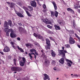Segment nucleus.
<instances>
[{
    "label": "nucleus",
    "mask_w": 80,
    "mask_h": 80,
    "mask_svg": "<svg viewBox=\"0 0 80 80\" xmlns=\"http://www.w3.org/2000/svg\"><path fill=\"white\" fill-rule=\"evenodd\" d=\"M62 50H58V55H61L63 58H65V53H67V51L64 50L65 47H62Z\"/></svg>",
    "instance_id": "f257e3e1"
},
{
    "label": "nucleus",
    "mask_w": 80,
    "mask_h": 80,
    "mask_svg": "<svg viewBox=\"0 0 80 80\" xmlns=\"http://www.w3.org/2000/svg\"><path fill=\"white\" fill-rule=\"evenodd\" d=\"M9 25L11 27H13L12 21L9 20L8 21V22L7 21H5L3 25L4 28H8L9 27Z\"/></svg>",
    "instance_id": "f03ea898"
},
{
    "label": "nucleus",
    "mask_w": 80,
    "mask_h": 80,
    "mask_svg": "<svg viewBox=\"0 0 80 80\" xmlns=\"http://www.w3.org/2000/svg\"><path fill=\"white\" fill-rule=\"evenodd\" d=\"M26 61L25 58L24 57L22 58V60H21L19 62V64L21 67H23L24 66V65H25Z\"/></svg>",
    "instance_id": "7ed1b4c3"
},
{
    "label": "nucleus",
    "mask_w": 80,
    "mask_h": 80,
    "mask_svg": "<svg viewBox=\"0 0 80 80\" xmlns=\"http://www.w3.org/2000/svg\"><path fill=\"white\" fill-rule=\"evenodd\" d=\"M50 65V62L48 60L46 59L44 61V65L46 67H48Z\"/></svg>",
    "instance_id": "20e7f679"
},
{
    "label": "nucleus",
    "mask_w": 80,
    "mask_h": 80,
    "mask_svg": "<svg viewBox=\"0 0 80 80\" xmlns=\"http://www.w3.org/2000/svg\"><path fill=\"white\" fill-rule=\"evenodd\" d=\"M18 29L19 32L21 34L23 33H26V32H27V31L25 30L22 27H19L18 28Z\"/></svg>",
    "instance_id": "39448f33"
},
{
    "label": "nucleus",
    "mask_w": 80,
    "mask_h": 80,
    "mask_svg": "<svg viewBox=\"0 0 80 80\" xmlns=\"http://www.w3.org/2000/svg\"><path fill=\"white\" fill-rule=\"evenodd\" d=\"M69 42L70 44H74L75 43V40L71 37H70L69 38Z\"/></svg>",
    "instance_id": "423d86ee"
},
{
    "label": "nucleus",
    "mask_w": 80,
    "mask_h": 80,
    "mask_svg": "<svg viewBox=\"0 0 80 80\" xmlns=\"http://www.w3.org/2000/svg\"><path fill=\"white\" fill-rule=\"evenodd\" d=\"M42 22L45 23H48V24H52V20L49 19L48 20L47 19H45L42 20Z\"/></svg>",
    "instance_id": "0eeeda50"
},
{
    "label": "nucleus",
    "mask_w": 80,
    "mask_h": 80,
    "mask_svg": "<svg viewBox=\"0 0 80 80\" xmlns=\"http://www.w3.org/2000/svg\"><path fill=\"white\" fill-rule=\"evenodd\" d=\"M66 62H67V65L68 67H71V66H72V65H71V64H72L73 63V62H72V61L70 60H68V59H66Z\"/></svg>",
    "instance_id": "6e6552de"
},
{
    "label": "nucleus",
    "mask_w": 80,
    "mask_h": 80,
    "mask_svg": "<svg viewBox=\"0 0 80 80\" xmlns=\"http://www.w3.org/2000/svg\"><path fill=\"white\" fill-rule=\"evenodd\" d=\"M31 4V6L32 7H34V8L37 7V3H36L35 1H32Z\"/></svg>",
    "instance_id": "1a4fd4ad"
},
{
    "label": "nucleus",
    "mask_w": 80,
    "mask_h": 80,
    "mask_svg": "<svg viewBox=\"0 0 80 80\" xmlns=\"http://www.w3.org/2000/svg\"><path fill=\"white\" fill-rule=\"evenodd\" d=\"M10 36L11 38H15L17 37V35H16V33H14V32L13 31H12L10 34Z\"/></svg>",
    "instance_id": "9d476101"
},
{
    "label": "nucleus",
    "mask_w": 80,
    "mask_h": 80,
    "mask_svg": "<svg viewBox=\"0 0 80 80\" xmlns=\"http://www.w3.org/2000/svg\"><path fill=\"white\" fill-rule=\"evenodd\" d=\"M43 75L44 76V77L43 78L44 80H46V79H48V80H50V79L49 78V76L47 75V74L45 73Z\"/></svg>",
    "instance_id": "9b49d317"
},
{
    "label": "nucleus",
    "mask_w": 80,
    "mask_h": 80,
    "mask_svg": "<svg viewBox=\"0 0 80 80\" xmlns=\"http://www.w3.org/2000/svg\"><path fill=\"white\" fill-rule=\"evenodd\" d=\"M23 9H24V10H25L26 13H27L28 15V16L29 17H32V15H31L30 14L29 12H28V11H27V8H26L25 6H23Z\"/></svg>",
    "instance_id": "f8f14e48"
},
{
    "label": "nucleus",
    "mask_w": 80,
    "mask_h": 80,
    "mask_svg": "<svg viewBox=\"0 0 80 80\" xmlns=\"http://www.w3.org/2000/svg\"><path fill=\"white\" fill-rule=\"evenodd\" d=\"M10 51V48L7 46H6L3 49L4 52H8Z\"/></svg>",
    "instance_id": "ddd939ff"
},
{
    "label": "nucleus",
    "mask_w": 80,
    "mask_h": 80,
    "mask_svg": "<svg viewBox=\"0 0 80 80\" xmlns=\"http://www.w3.org/2000/svg\"><path fill=\"white\" fill-rule=\"evenodd\" d=\"M58 23H59L61 26H64L65 25V22L64 21H58Z\"/></svg>",
    "instance_id": "4468645a"
},
{
    "label": "nucleus",
    "mask_w": 80,
    "mask_h": 80,
    "mask_svg": "<svg viewBox=\"0 0 80 80\" xmlns=\"http://www.w3.org/2000/svg\"><path fill=\"white\" fill-rule=\"evenodd\" d=\"M27 9L29 11V12H32V11H33V8L30 6H28L27 7Z\"/></svg>",
    "instance_id": "2eb2a0df"
},
{
    "label": "nucleus",
    "mask_w": 80,
    "mask_h": 80,
    "mask_svg": "<svg viewBox=\"0 0 80 80\" xmlns=\"http://www.w3.org/2000/svg\"><path fill=\"white\" fill-rule=\"evenodd\" d=\"M4 31L6 33H8V32H11L12 30L8 28H5L4 29Z\"/></svg>",
    "instance_id": "dca6fc26"
},
{
    "label": "nucleus",
    "mask_w": 80,
    "mask_h": 80,
    "mask_svg": "<svg viewBox=\"0 0 80 80\" xmlns=\"http://www.w3.org/2000/svg\"><path fill=\"white\" fill-rule=\"evenodd\" d=\"M52 3L54 7V9L55 10H57V5H56V3L55 2L52 1Z\"/></svg>",
    "instance_id": "f3484780"
},
{
    "label": "nucleus",
    "mask_w": 80,
    "mask_h": 80,
    "mask_svg": "<svg viewBox=\"0 0 80 80\" xmlns=\"http://www.w3.org/2000/svg\"><path fill=\"white\" fill-rule=\"evenodd\" d=\"M64 61H65L64 58H62L61 59L59 60V62H60V63L63 64V63H64Z\"/></svg>",
    "instance_id": "a211bd4d"
},
{
    "label": "nucleus",
    "mask_w": 80,
    "mask_h": 80,
    "mask_svg": "<svg viewBox=\"0 0 80 80\" xmlns=\"http://www.w3.org/2000/svg\"><path fill=\"white\" fill-rule=\"evenodd\" d=\"M22 70V68L20 67H16V72H20Z\"/></svg>",
    "instance_id": "6ab92c4d"
},
{
    "label": "nucleus",
    "mask_w": 80,
    "mask_h": 80,
    "mask_svg": "<svg viewBox=\"0 0 80 80\" xmlns=\"http://www.w3.org/2000/svg\"><path fill=\"white\" fill-rule=\"evenodd\" d=\"M54 27L56 30H60L61 29L60 26L57 25H54Z\"/></svg>",
    "instance_id": "aec40b11"
},
{
    "label": "nucleus",
    "mask_w": 80,
    "mask_h": 80,
    "mask_svg": "<svg viewBox=\"0 0 80 80\" xmlns=\"http://www.w3.org/2000/svg\"><path fill=\"white\" fill-rule=\"evenodd\" d=\"M51 54L52 56L53 57H55L56 55V53H55V52L53 51V50H51Z\"/></svg>",
    "instance_id": "412c9836"
},
{
    "label": "nucleus",
    "mask_w": 80,
    "mask_h": 80,
    "mask_svg": "<svg viewBox=\"0 0 80 80\" xmlns=\"http://www.w3.org/2000/svg\"><path fill=\"white\" fill-rule=\"evenodd\" d=\"M68 11L72 13H74V11L70 8H67Z\"/></svg>",
    "instance_id": "4be33fe9"
},
{
    "label": "nucleus",
    "mask_w": 80,
    "mask_h": 80,
    "mask_svg": "<svg viewBox=\"0 0 80 80\" xmlns=\"http://www.w3.org/2000/svg\"><path fill=\"white\" fill-rule=\"evenodd\" d=\"M17 67H13L11 68V69L12 71L13 72H16Z\"/></svg>",
    "instance_id": "5701e85b"
},
{
    "label": "nucleus",
    "mask_w": 80,
    "mask_h": 80,
    "mask_svg": "<svg viewBox=\"0 0 80 80\" xmlns=\"http://www.w3.org/2000/svg\"><path fill=\"white\" fill-rule=\"evenodd\" d=\"M46 43L47 45H51V44H50V40L48 39H46Z\"/></svg>",
    "instance_id": "b1692460"
},
{
    "label": "nucleus",
    "mask_w": 80,
    "mask_h": 80,
    "mask_svg": "<svg viewBox=\"0 0 80 80\" xmlns=\"http://www.w3.org/2000/svg\"><path fill=\"white\" fill-rule=\"evenodd\" d=\"M14 5L15 4L14 3L12 2L10 3V5H9V6L11 8H13V7Z\"/></svg>",
    "instance_id": "393cba45"
},
{
    "label": "nucleus",
    "mask_w": 80,
    "mask_h": 80,
    "mask_svg": "<svg viewBox=\"0 0 80 80\" xmlns=\"http://www.w3.org/2000/svg\"><path fill=\"white\" fill-rule=\"evenodd\" d=\"M50 46H51V45H47L45 47L46 49V50H50Z\"/></svg>",
    "instance_id": "a878e982"
},
{
    "label": "nucleus",
    "mask_w": 80,
    "mask_h": 80,
    "mask_svg": "<svg viewBox=\"0 0 80 80\" xmlns=\"http://www.w3.org/2000/svg\"><path fill=\"white\" fill-rule=\"evenodd\" d=\"M37 37L39 39H42L43 38V37L41 36L40 34H38Z\"/></svg>",
    "instance_id": "bb28decb"
},
{
    "label": "nucleus",
    "mask_w": 80,
    "mask_h": 80,
    "mask_svg": "<svg viewBox=\"0 0 80 80\" xmlns=\"http://www.w3.org/2000/svg\"><path fill=\"white\" fill-rule=\"evenodd\" d=\"M17 15L20 17H24L23 15L20 13H17Z\"/></svg>",
    "instance_id": "cd10ccee"
},
{
    "label": "nucleus",
    "mask_w": 80,
    "mask_h": 80,
    "mask_svg": "<svg viewBox=\"0 0 80 80\" xmlns=\"http://www.w3.org/2000/svg\"><path fill=\"white\" fill-rule=\"evenodd\" d=\"M18 49L19 50H20V51L21 52H22V53H23V52H24V51H23V50L22 49V48H19L18 46Z\"/></svg>",
    "instance_id": "c85d7f7f"
},
{
    "label": "nucleus",
    "mask_w": 80,
    "mask_h": 80,
    "mask_svg": "<svg viewBox=\"0 0 80 80\" xmlns=\"http://www.w3.org/2000/svg\"><path fill=\"white\" fill-rule=\"evenodd\" d=\"M18 49L19 50H20V51L21 52H22V53H23V52H24V51H23V50L22 49V48H19L18 46Z\"/></svg>",
    "instance_id": "c756f323"
},
{
    "label": "nucleus",
    "mask_w": 80,
    "mask_h": 80,
    "mask_svg": "<svg viewBox=\"0 0 80 80\" xmlns=\"http://www.w3.org/2000/svg\"><path fill=\"white\" fill-rule=\"evenodd\" d=\"M11 44L12 47V48H13L14 49H15V46H14V42H11Z\"/></svg>",
    "instance_id": "7c9ffc66"
},
{
    "label": "nucleus",
    "mask_w": 80,
    "mask_h": 80,
    "mask_svg": "<svg viewBox=\"0 0 80 80\" xmlns=\"http://www.w3.org/2000/svg\"><path fill=\"white\" fill-rule=\"evenodd\" d=\"M69 33L70 34H74V31L72 30H71L69 31Z\"/></svg>",
    "instance_id": "2f4dec72"
},
{
    "label": "nucleus",
    "mask_w": 80,
    "mask_h": 80,
    "mask_svg": "<svg viewBox=\"0 0 80 80\" xmlns=\"http://www.w3.org/2000/svg\"><path fill=\"white\" fill-rule=\"evenodd\" d=\"M58 13L57 11H56L55 12L54 15L57 18V17H58Z\"/></svg>",
    "instance_id": "473e14b6"
},
{
    "label": "nucleus",
    "mask_w": 80,
    "mask_h": 80,
    "mask_svg": "<svg viewBox=\"0 0 80 80\" xmlns=\"http://www.w3.org/2000/svg\"><path fill=\"white\" fill-rule=\"evenodd\" d=\"M73 25L74 28H75L76 27H77V25L75 24V21H73Z\"/></svg>",
    "instance_id": "72a5a7b5"
},
{
    "label": "nucleus",
    "mask_w": 80,
    "mask_h": 80,
    "mask_svg": "<svg viewBox=\"0 0 80 80\" xmlns=\"http://www.w3.org/2000/svg\"><path fill=\"white\" fill-rule=\"evenodd\" d=\"M64 46L66 48H68L70 47V45L68 44L65 45Z\"/></svg>",
    "instance_id": "f704fd0d"
},
{
    "label": "nucleus",
    "mask_w": 80,
    "mask_h": 80,
    "mask_svg": "<svg viewBox=\"0 0 80 80\" xmlns=\"http://www.w3.org/2000/svg\"><path fill=\"white\" fill-rule=\"evenodd\" d=\"M51 15L52 17H54V13L53 12L51 11Z\"/></svg>",
    "instance_id": "c9c22d12"
},
{
    "label": "nucleus",
    "mask_w": 80,
    "mask_h": 80,
    "mask_svg": "<svg viewBox=\"0 0 80 80\" xmlns=\"http://www.w3.org/2000/svg\"><path fill=\"white\" fill-rule=\"evenodd\" d=\"M42 7L44 9L46 10V8H47V7H46V5L45 4H43Z\"/></svg>",
    "instance_id": "e433bc0d"
},
{
    "label": "nucleus",
    "mask_w": 80,
    "mask_h": 80,
    "mask_svg": "<svg viewBox=\"0 0 80 80\" xmlns=\"http://www.w3.org/2000/svg\"><path fill=\"white\" fill-rule=\"evenodd\" d=\"M42 12H43L44 13V14L45 15H47V11H46V10H45V9H43L42 10Z\"/></svg>",
    "instance_id": "4c0bfd02"
},
{
    "label": "nucleus",
    "mask_w": 80,
    "mask_h": 80,
    "mask_svg": "<svg viewBox=\"0 0 80 80\" xmlns=\"http://www.w3.org/2000/svg\"><path fill=\"white\" fill-rule=\"evenodd\" d=\"M47 27H48V28H50V29H52V26H51L49 25H47Z\"/></svg>",
    "instance_id": "58836bf2"
},
{
    "label": "nucleus",
    "mask_w": 80,
    "mask_h": 80,
    "mask_svg": "<svg viewBox=\"0 0 80 80\" xmlns=\"http://www.w3.org/2000/svg\"><path fill=\"white\" fill-rule=\"evenodd\" d=\"M35 51H36L35 49L33 48V49H31L30 50V51L31 52H35Z\"/></svg>",
    "instance_id": "ea45409f"
},
{
    "label": "nucleus",
    "mask_w": 80,
    "mask_h": 80,
    "mask_svg": "<svg viewBox=\"0 0 80 80\" xmlns=\"http://www.w3.org/2000/svg\"><path fill=\"white\" fill-rule=\"evenodd\" d=\"M56 63V62L55 60H52V65H54V64H55Z\"/></svg>",
    "instance_id": "a19ab883"
},
{
    "label": "nucleus",
    "mask_w": 80,
    "mask_h": 80,
    "mask_svg": "<svg viewBox=\"0 0 80 80\" xmlns=\"http://www.w3.org/2000/svg\"><path fill=\"white\" fill-rule=\"evenodd\" d=\"M13 60H14V65H15V66H16V65H17V64L16 63V59H13Z\"/></svg>",
    "instance_id": "79ce46f5"
},
{
    "label": "nucleus",
    "mask_w": 80,
    "mask_h": 80,
    "mask_svg": "<svg viewBox=\"0 0 80 80\" xmlns=\"http://www.w3.org/2000/svg\"><path fill=\"white\" fill-rule=\"evenodd\" d=\"M41 52L42 53V55H45V51H44V50H41Z\"/></svg>",
    "instance_id": "37998d69"
},
{
    "label": "nucleus",
    "mask_w": 80,
    "mask_h": 80,
    "mask_svg": "<svg viewBox=\"0 0 80 80\" xmlns=\"http://www.w3.org/2000/svg\"><path fill=\"white\" fill-rule=\"evenodd\" d=\"M49 38L50 39H51V40H52V41H54V42H55V41L54 40V39H53L52 37H49Z\"/></svg>",
    "instance_id": "c03bdc74"
},
{
    "label": "nucleus",
    "mask_w": 80,
    "mask_h": 80,
    "mask_svg": "<svg viewBox=\"0 0 80 80\" xmlns=\"http://www.w3.org/2000/svg\"><path fill=\"white\" fill-rule=\"evenodd\" d=\"M76 77L78 78V76L77 75H73V76H72V77L73 78V77L75 78Z\"/></svg>",
    "instance_id": "a18cd8bd"
},
{
    "label": "nucleus",
    "mask_w": 80,
    "mask_h": 80,
    "mask_svg": "<svg viewBox=\"0 0 80 80\" xmlns=\"http://www.w3.org/2000/svg\"><path fill=\"white\" fill-rule=\"evenodd\" d=\"M33 35L35 37H36V38L38 37V34H37L36 33H34L33 34Z\"/></svg>",
    "instance_id": "49530a36"
},
{
    "label": "nucleus",
    "mask_w": 80,
    "mask_h": 80,
    "mask_svg": "<svg viewBox=\"0 0 80 80\" xmlns=\"http://www.w3.org/2000/svg\"><path fill=\"white\" fill-rule=\"evenodd\" d=\"M34 44L36 46H38V43L37 42H34Z\"/></svg>",
    "instance_id": "de8ad7c7"
},
{
    "label": "nucleus",
    "mask_w": 80,
    "mask_h": 80,
    "mask_svg": "<svg viewBox=\"0 0 80 80\" xmlns=\"http://www.w3.org/2000/svg\"><path fill=\"white\" fill-rule=\"evenodd\" d=\"M74 35L75 36V37H76V38H78L79 37L78 36L77 34L76 33H75Z\"/></svg>",
    "instance_id": "09e8293b"
},
{
    "label": "nucleus",
    "mask_w": 80,
    "mask_h": 80,
    "mask_svg": "<svg viewBox=\"0 0 80 80\" xmlns=\"http://www.w3.org/2000/svg\"><path fill=\"white\" fill-rule=\"evenodd\" d=\"M8 59H10H10L12 58V56H8Z\"/></svg>",
    "instance_id": "8fccbe9b"
},
{
    "label": "nucleus",
    "mask_w": 80,
    "mask_h": 80,
    "mask_svg": "<svg viewBox=\"0 0 80 80\" xmlns=\"http://www.w3.org/2000/svg\"><path fill=\"white\" fill-rule=\"evenodd\" d=\"M18 25H20L21 27H22V23H21V22L18 23Z\"/></svg>",
    "instance_id": "3c124183"
},
{
    "label": "nucleus",
    "mask_w": 80,
    "mask_h": 80,
    "mask_svg": "<svg viewBox=\"0 0 80 80\" xmlns=\"http://www.w3.org/2000/svg\"><path fill=\"white\" fill-rule=\"evenodd\" d=\"M32 55H34L35 59H36V57H37V56H36V55H35V54L33 52L32 53Z\"/></svg>",
    "instance_id": "603ef678"
},
{
    "label": "nucleus",
    "mask_w": 80,
    "mask_h": 80,
    "mask_svg": "<svg viewBox=\"0 0 80 80\" xmlns=\"http://www.w3.org/2000/svg\"><path fill=\"white\" fill-rule=\"evenodd\" d=\"M29 47H30L31 48L32 47H33V44L29 43Z\"/></svg>",
    "instance_id": "864d4df0"
},
{
    "label": "nucleus",
    "mask_w": 80,
    "mask_h": 80,
    "mask_svg": "<svg viewBox=\"0 0 80 80\" xmlns=\"http://www.w3.org/2000/svg\"><path fill=\"white\" fill-rule=\"evenodd\" d=\"M29 43L28 44V43H27L26 44V46L27 47H29Z\"/></svg>",
    "instance_id": "5fc2aeb1"
},
{
    "label": "nucleus",
    "mask_w": 80,
    "mask_h": 80,
    "mask_svg": "<svg viewBox=\"0 0 80 80\" xmlns=\"http://www.w3.org/2000/svg\"><path fill=\"white\" fill-rule=\"evenodd\" d=\"M29 55V57H30L31 60H32V58H33V56H32V55Z\"/></svg>",
    "instance_id": "6e6d98bb"
},
{
    "label": "nucleus",
    "mask_w": 80,
    "mask_h": 80,
    "mask_svg": "<svg viewBox=\"0 0 80 80\" xmlns=\"http://www.w3.org/2000/svg\"><path fill=\"white\" fill-rule=\"evenodd\" d=\"M0 53H1V55H4V53L0 51Z\"/></svg>",
    "instance_id": "4d7b16f0"
},
{
    "label": "nucleus",
    "mask_w": 80,
    "mask_h": 80,
    "mask_svg": "<svg viewBox=\"0 0 80 80\" xmlns=\"http://www.w3.org/2000/svg\"><path fill=\"white\" fill-rule=\"evenodd\" d=\"M18 60H21V59H22V57H20V56H18Z\"/></svg>",
    "instance_id": "13d9d810"
},
{
    "label": "nucleus",
    "mask_w": 80,
    "mask_h": 80,
    "mask_svg": "<svg viewBox=\"0 0 80 80\" xmlns=\"http://www.w3.org/2000/svg\"><path fill=\"white\" fill-rule=\"evenodd\" d=\"M14 11L17 14V13H18V12H17V11L16 10H15V9L14 8Z\"/></svg>",
    "instance_id": "bf43d9fd"
},
{
    "label": "nucleus",
    "mask_w": 80,
    "mask_h": 80,
    "mask_svg": "<svg viewBox=\"0 0 80 80\" xmlns=\"http://www.w3.org/2000/svg\"><path fill=\"white\" fill-rule=\"evenodd\" d=\"M37 0V2L38 4H39V5H40V2H39V1H38V0Z\"/></svg>",
    "instance_id": "052dcab7"
},
{
    "label": "nucleus",
    "mask_w": 80,
    "mask_h": 80,
    "mask_svg": "<svg viewBox=\"0 0 80 80\" xmlns=\"http://www.w3.org/2000/svg\"><path fill=\"white\" fill-rule=\"evenodd\" d=\"M17 39L18 40L20 41V38L18 37L17 38Z\"/></svg>",
    "instance_id": "680f3d73"
},
{
    "label": "nucleus",
    "mask_w": 80,
    "mask_h": 80,
    "mask_svg": "<svg viewBox=\"0 0 80 80\" xmlns=\"http://www.w3.org/2000/svg\"><path fill=\"white\" fill-rule=\"evenodd\" d=\"M35 54H36V55H38V54L37 52H35Z\"/></svg>",
    "instance_id": "e2e57ef3"
},
{
    "label": "nucleus",
    "mask_w": 80,
    "mask_h": 80,
    "mask_svg": "<svg viewBox=\"0 0 80 80\" xmlns=\"http://www.w3.org/2000/svg\"><path fill=\"white\" fill-rule=\"evenodd\" d=\"M7 3H8V5H10V4L11 3H10V2H7Z\"/></svg>",
    "instance_id": "0e129e2a"
},
{
    "label": "nucleus",
    "mask_w": 80,
    "mask_h": 80,
    "mask_svg": "<svg viewBox=\"0 0 80 80\" xmlns=\"http://www.w3.org/2000/svg\"><path fill=\"white\" fill-rule=\"evenodd\" d=\"M78 13H80V9H78Z\"/></svg>",
    "instance_id": "69168bd1"
},
{
    "label": "nucleus",
    "mask_w": 80,
    "mask_h": 80,
    "mask_svg": "<svg viewBox=\"0 0 80 80\" xmlns=\"http://www.w3.org/2000/svg\"><path fill=\"white\" fill-rule=\"evenodd\" d=\"M6 35L7 36H9V33H8V32H6Z\"/></svg>",
    "instance_id": "338daca9"
},
{
    "label": "nucleus",
    "mask_w": 80,
    "mask_h": 80,
    "mask_svg": "<svg viewBox=\"0 0 80 80\" xmlns=\"http://www.w3.org/2000/svg\"><path fill=\"white\" fill-rule=\"evenodd\" d=\"M53 69L54 70H57V68L55 67Z\"/></svg>",
    "instance_id": "774afa93"
}]
</instances>
